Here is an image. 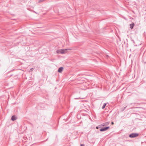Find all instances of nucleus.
<instances>
[{
  "label": "nucleus",
  "mask_w": 146,
  "mask_h": 146,
  "mask_svg": "<svg viewBox=\"0 0 146 146\" xmlns=\"http://www.w3.org/2000/svg\"><path fill=\"white\" fill-rule=\"evenodd\" d=\"M44 0H40L39 1V2H40V1H43Z\"/></svg>",
  "instance_id": "9"
},
{
  "label": "nucleus",
  "mask_w": 146,
  "mask_h": 146,
  "mask_svg": "<svg viewBox=\"0 0 146 146\" xmlns=\"http://www.w3.org/2000/svg\"><path fill=\"white\" fill-rule=\"evenodd\" d=\"M71 50V49H60L57 50L56 52L57 54H64L67 52V50Z\"/></svg>",
  "instance_id": "1"
},
{
  "label": "nucleus",
  "mask_w": 146,
  "mask_h": 146,
  "mask_svg": "<svg viewBox=\"0 0 146 146\" xmlns=\"http://www.w3.org/2000/svg\"><path fill=\"white\" fill-rule=\"evenodd\" d=\"M139 135V134L137 133H133L130 134L129 136L131 138H133L137 137Z\"/></svg>",
  "instance_id": "2"
},
{
  "label": "nucleus",
  "mask_w": 146,
  "mask_h": 146,
  "mask_svg": "<svg viewBox=\"0 0 146 146\" xmlns=\"http://www.w3.org/2000/svg\"><path fill=\"white\" fill-rule=\"evenodd\" d=\"M106 105V104H104V105H103V106H102V109H104L105 108Z\"/></svg>",
  "instance_id": "7"
},
{
  "label": "nucleus",
  "mask_w": 146,
  "mask_h": 146,
  "mask_svg": "<svg viewBox=\"0 0 146 146\" xmlns=\"http://www.w3.org/2000/svg\"><path fill=\"white\" fill-rule=\"evenodd\" d=\"M16 117L15 116H13L11 118V119L12 121H14L16 119Z\"/></svg>",
  "instance_id": "5"
},
{
  "label": "nucleus",
  "mask_w": 146,
  "mask_h": 146,
  "mask_svg": "<svg viewBox=\"0 0 146 146\" xmlns=\"http://www.w3.org/2000/svg\"><path fill=\"white\" fill-rule=\"evenodd\" d=\"M111 124L113 125L114 124V123L113 122H111Z\"/></svg>",
  "instance_id": "10"
},
{
  "label": "nucleus",
  "mask_w": 146,
  "mask_h": 146,
  "mask_svg": "<svg viewBox=\"0 0 146 146\" xmlns=\"http://www.w3.org/2000/svg\"><path fill=\"white\" fill-rule=\"evenodd\" d=\"M63 67H60V68H59L58 70V72H60V73H61L63 70Z\"/></svg>",
  "instance_id": "3"
},
{
  "label": "nucleus",
  "mask_w": 146,
  "mask_h": 146,
  "mask_svg": "<svg viewBox=\"0 0 146 146\" xmlns=\"http://www.w3.org/2000/svg\"><path fill=\"white\" fill-rule=\"evenodd\" d=\"M80 145L81 146H84V145L83 144H81Z\"/></svg>",
  "instance_id": "8"
},
{
  "label": "nucleus",
  "mask_w": 146,
  "mask_h": 146,
  "mask_svg": "<svg viewBox=\"0 0 146 146\" xmlns=\"http://www.w3.org/2000/svg\"><path fill=\"white\" fill-rule=\"evenodd\" d=\"M108 128H101L100 129V131H106Z\"/></svg>",
  "instance_id": "6"
},
{
  "label": "nucleus",
  "mask_w": 146,
  "mask_h": 146,
  "mask_svg": "<svg viewBox=\"0 0 146 146\" xmlns=\"http://www.w3.org/2000/svg\"><path fill=\"white\" fill-rule=\"evenodd\" d=\"M106 128H109V127H106Z\"/></svg>",
  "instance_id": "11"
},
{
  "label": "nucleus",
  "mask_w": 146,
  "mask_h": 146,
  "mask_svg": "<svg viewBox=\"0 0 146 146\" xmlns=\"http://www.w3.org/2000/svg\"><path fill=\"white\" fill-rule=\"evenodd\" d=\"M134 23H132L130 25V28L131 29H132L133 28V27L134 26Z\"/></svg>",
  "instance_id": "4"
}]
</instances>
